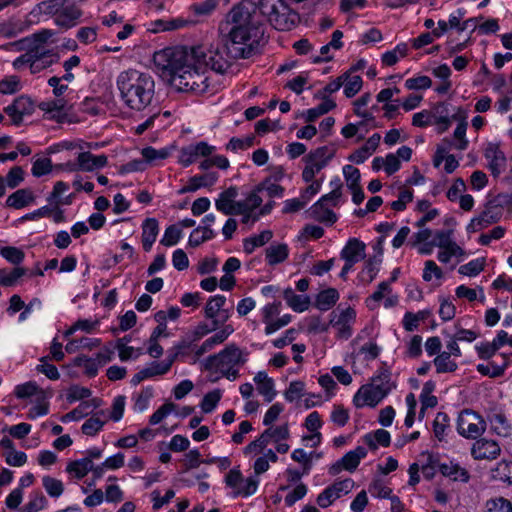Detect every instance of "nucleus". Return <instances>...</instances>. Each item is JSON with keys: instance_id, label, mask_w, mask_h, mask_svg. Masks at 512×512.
Segmentation results:
<instances>
[{"instance_id": "f257e3e1", "label": "nucleus", "mask_w": 512, "mask_h": 512, "mask_svg": "<svg viewBox=\"0 0 512 512\" xmlns=\"http://www.w3.org/2000/svg\"><path fill=\"white\" fill-rule=\"evenodd\" d=\"M228 57L220 58L218 68L231 67L234 60L247 59L260 52L266 43L265 25L251 13V5L241 2L226 15L225 24L219 27Z\"/></svg>"}, {"instance_id": "f03ea898", "label": "nucleus", "mask_w": 512, "mask_h": 512, "mask_svg": "<svg viewBox=\"0 0 512 512\" xmlns=\"http://www.w3.org/2000/svg\"><path fill=\"white\" fill-rule=\"evenodd\" d=\"M116 83L121 100L130 109L141 111L151 104L155 82L150 74L129 69L118 75Z\"/></svg>"}, {"instance_id": "7ed1b4c3", "label": "nucleus", "mask_w": 512, "mask_h": 512, "mask_svg": "<svg viewBox=\"0 0 512 512\" xmlns=\"http://www.w3.org/2000/svg\"><path fill=\"white\" fill-rule=\"evenodd\" d=\"M251 5V13L256 16L259 11L275 29L290 31L300 22L299 14L291 9L284 0L247 1Z\"/></svg>"}, {"instance_id": "20e7f679", "label": "nucleus", "mask_w": 512, "mask_h": 512, "mask_svg": "<svg viewBox=\"0 0 512 512\" xmlns=\"http://www.w3.org/2000/svg\"><path fill=\"white\" fill-rule=\"evenodd\" d=\"M206 72L207 69L199 61L187 60L181 63L170 83L180 91L201 94L209 87Z\"/></svg>"}, {"instance_id": "39448f33", "label": "nucleus", "mask_w": 512, "mask_h": 512, "mask_svg": "<svg viewBox=\"0 0 512 512\" xmlns=\"http://www.w3.org/2000/svg\"><path fill=\"white\" fill-rule=\"evenodd\" d=\"M228 46L224 45L223 37L220 35L216 42L210 44H201L190 48V61L196 60L203 64L207 69L224 74L230 67L218 68L220 58H227Z\"/></svg>"}, {"instance_id": "423d86ee", "label": "nucleus", "mask_w": 512, "mask_h": 512, "mask_svg": "<svg viewBox=\"0 0 512 512\" xmlns=\"http://www.w3.org/2000/svg\"><path fill=\"white\" fill-rule=\"evenodd\" d=\"M190 61V49L186 47L165 48L154 53L153 62L160 75L172 80L181 63Z\"/></svg>"}, {"instance_id": "0eeeda50", "label": "nucleus", "mask_w": 512, "mask_h": 512, "mask_svg": "<svg viewBox=\"0 0 512 512\" xmlns=\"http://www.w3.org/2000/svg\"><path fill=\"white\" fill-rule=\"evenodd\" d=\"M245 362L241 349L235 344H230L218 354L208 356L205 359L204 368L209 371H220Z\"/></svg>"}, {"instance_id": "6e6552de", "label": "nucleus", "mask_w": 512, "mask_h": 512, "mask_svg": "<svg viewBox=\"0 0 512 512\" xmlns=\"http://www.w3.org/2000/svg\"><path fill=\"white\" fill-rule=\"evenodd\" d=\"M486 430L485 420L472 410H463L457 419L458 433L468 439H477Z\"/></svg>"}, {"instance_id": "1a4fd4ad", "label": "nucleus", "mask_w": 512, "mask_h": 512, "mask_svg": "<svg viewBox=\"0 0 512 512\" xmlns=\"http://www.w3.org/2000/svg\"><path fill=\"white\" fill-rule=\"evenodd\" d=\"M36 106L33 100L26 95L18 96L13 102L4 108V112L10 117L15 126L22 124L24 117L31 116Z\"/></svg>"}, {"instance_id": "9d476101", "label": "nucleus", "mask_w": 512, "mask_h": 512, "mask_svg": "<svg viewBox=\"0 0 512 512\" xmlns=\"http://www.w3.org/2000/svg\"><path fill=\"white\" fill-rule=\"evenodd\" d=\"M353 487L354 481L350 478L344 479L342 481H336L332 485L325 488L323 492L318 495L316 499L317 504L322 508H326L342 495L348 494Z\"/></svg>"}, {"instance_id": "9b49d317", "label": "nucleus", "mask_w": 512, "mask_h": 512, "mask_svg": "<svg viewBox=\"0 0 512 512\" xmlns=\"http://www.w3.org/2000/svg\"><path fill=\"white\" fill-rule=\"evenodd\" d=\"M215 149V146L209 145L204 141L196 144H190L181 149L178 161L184 167H188L192 163L196 162L199 157L210 156Z\"/></svg>"}, {"instance_id": "f8f14e48", "label": "nucleus", "mask_w": 512, "mask_h": 512, "mask_svg": "<svg viewBox=\"0 0 512 512\" xmlns=\"http://www.w3.org/2000/svg\"><path fill=\"white\" fill-rule=\"evenodd\" d=\"M386 395L381 390L377 391L372 385L365 384L360 387L357 393L353 397V403L357 408H361L365 405L374 407L376 406Z\"/></svg>"}, {"instance_id": "ddd939ff", "label": "nucleus", "mask_w": 512, "mask_h": 512, "mask_svg": "<svg viewBox=\"0 0 512 512\" xmlns=\"http://www.w3.org/2000/svg\"><path fill=\"white\" fill-rule=\"evenodd\" d=\"M429 111L432 123L437 125L438 133H443L451 125L454 115H451L449 105L445 102L435 104Z\"/></svg>"}, {"instance_id": "4468645a", "label": "nucleus", "mask_w": 512, "mask_h": 512, "mask_svg": "<svg viewBox=\"0 0 512 512\" xmlns=\"http://www.w3.org/2000/svg\"><path fill=\"white\" fill-rule=\"evenodd\" d=\"M500 451L496 441L482 438L473 444L471 454L477 460L495 459L500 454Z\"/></svg>"}, {"instance_id": "2eb2a0df", "label": "nucleus", "mask_w": 512, "mask_h": 512, "mask_svg": "<svg viewBox=\"0 0 512 512\" xmlns=\"http://www.w3.org/2000/svg\"><path fill=\"white\" fill-rule=\"evenodd\" d=\"M366 245L357 238H351L342 249L340 256L344 261L358 263L366 257Z\"/></svg>"}, {"instance_id": "dca6fc26", "label": "nucleus", "mask_w": 512, "mask_h": 512, "mask_svg": "<svg viewBox=\"0 0 512 512\" xmlns=\"http://www.w3.org/2000/svg\"><path fill=\"white\" fill-rule=\"evenodd\" d=\"M34 53L36 57H33L30 71L32 74L38 73L58 60V55L52 50H45L41 46L34 47Z\"/></svg>"}, {"instance_id": "f3484780", "label": "nucleus", "mask_w": 512, "mask_h": 512, "mask_svg": "<svg viewBox=\"0 0 512 512\" xmlns=\"http://www.w3.org/2000/svg\"><path fill=\"white\" fill-rule=\"evenodd\" d=\"M485 158L489 161L488 167L494 177L499 176L506 167L504 153L494 145H489L485 150Z\"/></svg>"}, {"instance_id": "a211bd4d", "label": "nucleus", "mask_w": 512, "mask_h": 512, "mask_svg": "<svg viewBox=\"0 0 512 512\" xmlns=\"http://www.w3.org/2000/svg\"><path fill=\"white\" fill-rule=\"evenodd\" d=\"M310 217L315 221L326 225H333L337 221V215L327 204L317 201L308 210Z\"/></svg>"}, {"instance_id": "6ab92c4d", "label": "nucleus", "mask_w": 512, "mask_h": 512, "mask_svg": "<svg viewBox=\"0 0 512 512\" xmlns=\"http://www.w3.org/2000/svg\"><path fill=\"white\" fill-rule=\"evenodd\" d=\"M58 16L55 18V23L65 29H69L76 25L77 20L81 17V10L75 5H64Z\"/></svg>"}, {"instance_id": "aec40b11", "label": "nucleus", "mask_w": 512, "mask_h": 512, "mask_svg": "<svg viewBox=\"0 0 512 512\" xmlns=\"http://www.w3.org/2000/svg\"><path fill=\"white\" fill-rule=\"evenodd\" d=\"M237 195L238 190L236 187L231 186L224 190L215 201L216 209L224 215H233Z\"/></svg>"}, {"instance_id": "412c9836", "label": "nucleus", "mask_w": 512, "mask_h": 512, "mask_svg": "<svg viewBox=\"0 0 512 512\" xmlns=\"http://www.w3.org/2000/svg\"><path fill=\"white\" fill-rule=\"evenodd\" d=\"M77 160L79 162L80 170L88 172L102 168L107 164V157L105 155L95 156L91 152L79 153Z\"/></svg>"}, {"instance_id": "4be33fe9", "label": "nucleus", "mask_w": 512, "mask_h": 512, "mask_svg": "<svg viewBox=\"0 0 512 512\" xmlns=\"http://www.w3.org/2000/svg\"><path fill=\"white\" fill-rule=\"evenodd\" d=\"M334 155L335 150L329 149L327 146H322L309 152V154L304 157V160L309 165H321L322 170L327 166Z\"/></svg>"}, {"instance_id": "5701e85b", "label": "nucleus", "mask_w": 512, "mask_h": 512, "mask_svg": "<svg viewBox=\"0 0 512 512\" xmlns=\"http://www.w3.org/2000/svg\"><path fill=\"white\" fill-rule=\"evenodd\" d=\"M35 196L28 188H23L15 191L8 196L6 205L14 209H21L33 203Z\"/></svg>"}, {"instance_id": "b1692460", "label": "nucleus", "mask_w": 512, "mask_h": 512, "mask_svg": "<svg viewBox=\"0 0 512 512\" xmlns=\"http://www.w3.org/2000/svg\"><path fill=\"white\" fill-rule=\"evenodd\" d=\"M158 221L155 218H147L142 224V245L143 249L148 252L152 248L153 243L158 235Z\"/></svg>"}, {"instance_id": "393cba45", "label": "nucleus", "mask_w": 512, "mask_h": 512, "mask_svg": "<svg viewBox=\"0 0 512 512\" xmlns=\"http://www.w3.org/2000/svg\"><path fill=\"white\" fill-rule=\"evenodd\" d=\"M366 455L367 450L363 446H358L341 458L342 467H344V470L353 472L357 469L361 459L365 458Z\"/></svg>"}, {"instance_id": "a878e982", "label": "nucleus", "mask_w": 512, "mask_h": 512, "mask_svg": "<svg viewBox=\"0 0 512 512\" xmlns=\"http://www.w3.org/2000/svg\"><path fill=\"white\" fill-rule=\"evenodd\" d=\"M266 261L269 265L274 266L285 261L289 255L288 246L284 243L272 244L266 251Z\"/></svg>"}, {"instance_id": "bb28decb", "label": "nucleus", "mask_w": 512, "mask_h": 512, "mask_svg": "<svg viewBox=\"0 0 512 512\" xmlns=\"http://www.w3.org/2000/svg\"><path fill=\"white\" fill-rule=\"evenodd\" d=\"M273 237L271 230H264L258 235H254L243 240V250L246 254H252L257 247L264 246Z\"/></svg>"}, {"instance_id": "cd10ccee", "label": "nucleus", "mask_w": 512, "mask_h": 512, "mask_svg": "<svg viewBox=\"0 0 512 512\" xmlns=\"http://www.w3.org/2000/svg\"><path fill=\"white\" fill-rule=\"evenodd\" d=\"M284 299L288 306L296 312L305 311L310 304V298L307 295H297L292 288L285 289Z\"/></svg>"}, {"instance_id": "c85d7f7f", "label": "nucleus", "mask_w": 512, "mask_h": 512, "mask_svg": "<svg viewBox=\"0 0 512 512\" xmlns=\"http://www.w3.org/2000/svg\"><path fill=\"white\" fill-rule=\"evenodd\" d=\"M15 395L17 398L25 399L33 395L37 397V401L41 402L45 400V394L42 389L39 388L36 382L29 381L21 385H17L15 388Z\"/></svg>"}, {"instance_id": "c756f323", "label": "nucleus", "mask_w": 512, "mask_h": 512, "mask_svg": "<svg viewBox=\"0 0 512 512\" xmlns=\"http://www.w3.org/2000/svg\"><path fill=\"white\" fill-rule=\"evenodd\" d=\"M339 299V293L335 288L321 291L315 301V306L321 311L329 310Z\"/></svg>"}, {"instance_id": "7c9ffc66", "label": "nucleus", "mask_w": 512, "mask_h": 512, "mask_svg": "<svg viewBox=\"0 0 512 512\" xmlns=\"http://www.w3.org/2000/svg\"><path fill=\"white\" fill-rule=\"evenodd\" d=\"M93 469V461L90 458H82L68 463L66 471L77 479L85 477Z\"/></svg>"}, {"instance_id": "2f4dec72", "label": "nucleus", "mask_w": 512, "mask_h": 512, "mask_svg": "<svg viewBox=\"0 0 512 512\" xmlns=\"http://www.w3.org/2000/svg\"><path fill=\"white\" fill-rule=\"evenodd\" d=\"M187 24L188 21L182 18H176L171 20L159 19L151 22V27L149 28V31H151L152 33L172 31L182 28Z\"/></svg>"}, {"instance_id": "473e14b6", "label": "nucleus", "mask_w": 512, "mask_h": 512, "mask_svg": "<svg viewBox=\"0 0 512 512\" xmlns=\"http://www.w3.org/2000/svg\"><path fill=\"white\" fill-rule=\"evenodd\" d=\"M391 373L387 369H380L378 374L371 378L369 385L377 391L381 390L384 395H387L393 385L391 383Z\"/></svg>"}, {"instance_id": "72a5a7b5", "label": "nucleus", "mask_w": 512, "mask_h": 512, "mask_svg": "<svg viewBox=\"0 0 512 512\" xmlns=\"http://www.w3.org/2000/svg\"><path fill=\"white\" fill-rule=\"evenodd\" d=\"M437 373H451L458 368L457 363L451 359L450 353L446 351L439 353L433 360Z\"/></svg>"}, {"instance_id": "f704fd0d", "label": "nucleus", "mask_w": 512, "mask_h": 512, "mask_svg": "<svg viewBox=\"0 0 512 512\" xmlns=\"http://www.w3.org/2000/svg\"><path fill=\"white\" fill-rule=\"evenodd\" d=\"M440 472L454 481L468 482L470 478L468 471L458 464H441Z\"/></svg>"}, {"instance_id": "c9c22d12", "label": "nucleus", "mask_w": 512, "mask_h": 512, "mask_svg": "<svg viewBox=\"0 0 512 512\" xmlns=\"http://www.w3.org/2000/svg\"><path fill=\"white\" fill-rule=\"evenodd\" d=\"M492 478L495 481L512 484V461H500L492 470Z\"/></svg>"}, {"instance_id": "e433bc0d", "label": "nucleus", "mask_w": 512, "mask_h": 512, "mask_svg": "<svg viewBox=\"0 0 512 512\" xmlns=\"http://www.w3.org/2000/svg\"><path fill=\"white\" fill-rule=\"evenodd\" d=\"M214 236L215 233L210 227L199 226L191 232L188 243L191 247H197Z\"/></svg>"}, {"instance_id": "4c0bfd02", "label": "nucleus", "mask_w": 512, "mask_h": 512, "mask_svg": "<svg viewBox=\"0 0 512 512\" xmlns=\"http://www.w3.org/2000/svg\"><path fill=\"white\" fill-rule=\"evenodd\" d=\"M26 274V269L23 267H16L8 272L5 269H0V285L4 287H12L16 284L19 278Z\"/></svg>"}, {"instance_id": "58836bf2", "label": "nucleus", "mask_w": 512, "mask_h": 512, "mask_svg": "<svg viewBox=\"0 0 512 512\" xmlns=\"http://www.w3.org/2000/svg\"><path fill=\"white\" fill-rule=\"evenodd\" d=\"M218 180V174L216 172H209L202 175H196L189 179L192 185V189L197 191L200 188H206L213 186Z\"/></svg>"}, {"instance_id": "ea45409f", "label": "nucleus", "mask_w": 512, "mask_h": 512, "mask_svg": "<svg viewBox=\"0 0 512 512\" xmlns=\"http://www.w3.org/2000/svg\"><path fill=\"white\" fill-rule=\"evenodd\" d=\"M226 297L222 295H216L211 297L205 307V317L210 319H217V314L220 313L225 305Z\"/></svg>"}, {"instance_id": "a19ab883", "label": "nucleus", "mask_w": 512, "mask_h": 512, "mask_svg": "<svg viewBox=\"0 0 512 512\" xmlns=\"http://www.w3.org/2000/svg\"><path fill=\"white\" fill-rule=\"evenodd\" d=\"M172 148L164 147L161 149H155L151 146L142 149L141 154L146 162L152 163L156 160H164L171 154Z\"/></svg>"}, {"instance_id": "79ce46f5", "label": "nucleus", "mask_w": 512, "mask_h": 512, "mask_svg": "<svg viewBox=\"0 0 512 512\" xmlns=\"http://www.w3.org/2000/svg\"><path fill=\"white\" fill-rule=\"evenodd\" d=\"M42 484L48 495L54 498L59 497L64 491L62 481L51 476H44L42 478Z\"/></svg>"}, {"instance_id": "37998d69", "label": "nucleus", "mask_w": 512, "mask_h": 512, "mask_svg": "<svg viewBox=\"0 0 512 512\" xmlns=\"http://www.w3.org/2000/svg\"><path fill=\"white\" fill-rule=\"evenodd\" d=\"M466 130H467V123L465 121H462L458 124L454 131V140L455 142H452V146L458 150H466L469 144L468 139L466 138Z\"/></svg>"}, {"instance_id": "c03bdc74", "label": "nucleus", "mask_w": 512, "mask_h": 512, "mask_svg": "<svg viewBox=\"0 0 512 512\" xmlns=\"http://www.w3.org/2000/svg\"><path fill=\"white\" fill-rule=\"evenodd\" d=\"M449 426V417L444 412H438L433 421V432L435 436L442 441L445 436V431Z\"/></svg>"}, {"instance_id": "a18cd8bd", "label": "nucleus", "mask_w": 512, "mask_h": 512, "mask_svg": "<svg viewBox=\"0 0 512 512\" xmlns=\"http://www.w3.org/2000/svg\"><path fill=\"white\" fill-rule=\"evenodd\" d=\"M182 237V230L178 225H170L166 228L163 238L160 243L164 246L170 247L176 245Z\"/></svg>"}, {"instance_id": "49530a36", "label": "nucleus", "mask_w": 512, "mask_h": 512, "mask_svg": "<svg viewBox=\"0 0 512 512\" xmlns=\"http://www.w3.org/2000/svg\"><path fill=\"white\" fill-rule=\"evenodd\" d=\"M42 110L47 112H62L69 111L72 108V104L69 103V100L64 98L57 97V99L53 101L43 102L39 106Z\"/></svg>"}, {"instance_id": "de8ad7c7", "label": "nucleus", "mask_w": 512, "mask_h": 512, "mask_svg": "<svg viewBox=\"0 0 512 512\" xmlns=\"http://www.w3.org/2000/svg\"><path fill=\"white\" fill-rule=\"evenodd\" d=\"M20 89V78L16 75L7 76L0 81V93L2 94H13Z\"/></svg>"}, {"instance_id": "09e8293b", "label": "nucleus", "mask_w": 512, "mask_h": 512, "mask_svg": "<svg viewBox=\"0 0 512 512\" xmlns=\"http://www.w3.org/2000/svg\"><path fill=\"white\" fill-rule=\"evenodd\" d=\"M485 507V512H512L511 502L502 497L488 500Z\"/></svg>"}, {"instance_id": "8fccbe9b", "label": "nucleus", "mask_w": 512, "mask_h": 512, "mask_svg": "<svg viewBox=\"0 0 512 512\" xmlns=\"http://www.w3.org/2000/svg\"><path fill=\"white\" fill-rule=\"evenodd\" d=\"M0 254L7 261L14 265H19L24 260L25 257V254L21 249L12 246L1 248Z\"/></svg>"}, {"instance_id": "3c124183", "label": "nucleus", "mask_w": 512, "mask_h": 512, "mask_svg": "<svg viewBox=\"0 0 512 512\" xmlns=\"http://www.w3.org/2000/svg\"><path fill=\"white\" fill-rule=\"evenodd\" d=\"M259 481L256 478L249 477L245 481L243 480L242 484L239 485L238 489L234 492V497L242 496L248 497L253 495L258 487Z\"/></svg>"}, {"instance_id": "603ef678", "label": "nucleus", "mask_w": 512, "mask_h": 512, "mask_svg": "<svg viewBox=\"0 0 512 512\" xmlns=\"http://www.w3.org/2000/svg\"><path fill=\"white\" fill-rule=\"evenodd\" d=\"M221 399L220 390H214L204 395L201 401V409L204 413L212 412Z\"/></svg>"}, {"instance_id": "864d4df0", "label": "nucleus", "mask_w": 512, "mask_h": 512, "mask_svg": "<svg viewBox=\"0 0 512 512\" xmlns=\"http://www.w3.org/2000/svg\"><path fill=\"white\" fill-rule=\"evenodd\" d=\"M74 365L78 367H83L85 370V373L93 377L97 374L99 365L97 364L96 360L88 358L87 356H78L74 359Z\"/></svg>"}, {"instance_id": "5fc2aeb1", "label": "nucleus", "mask_w": 512, "mask_h": 512, "mask_svg": "<svg viewBox=\"0 0 512 512\" xmlns=\"http://www.w3.org/2000/svg\"><path fill=\"white\" fill-rule=\"evenodd\" d=\"M49 356H44L40 359V364L36 366L39 373H43L50 380H57L60 377L58 369L55 365L49 364L47 361Z\"/></svg>"}, {"instance_id": "6e6d98bb", "label": "nucleus", "mask_w": 512, "mask_h": 512, "mask_svg": "<svg viewBox=\"0 0 512 512\" xmlns=\"http://www.w3.org/2000/svg\"><path fill=\"white\" fill-rule=\"evenodd\" d=\"M47 499L41 492H36L31 500L22 508V512H38L45 508Z\"/></svg>"}, {"instance_id": "4d7b16f0", "label": "nucleus", "mask_w": 512, "mask_h": 512, "mask_svg": "<svg viewBox=\"0 0 512 512\" xmlns=\"http://www.w3.org/2000/svg\"><path fill=\"white\" fill-rule=\"evenodd\" d=\"M66 0H46L40 3V10L47 15L58 16Z\"/></svg>"}, {"instance_id": "13d9d810", "label": "nucleus", "mask_w": 512, "mask_h": 512, "mask_svg": "<svg viewBox=\"0 0 512 512\" xmlns=\"http://www.w3.org/2000/svg\"><path fill=\"white\" fill-rule=\"evenodd\" d=\"M484 259H475L459 267L458 272L466 276H476L484 269Z\"/></svg>"}, {"instance_id": "bf43d9fd", "label": "nucleus", "mask_w": 512, "mask_h": 512, "mask_svg": "<svg viewBox=\"0 0 512 512\" xmlns=\"http://www.w3.org/2000/svg\"><path fill=\"white\" fill-rule=\"evenodd\" d=\"M105 421L101 420L98 416H93L87 419L82 425V432L88 436H94L104 426Z\"/></svg>"}, {"instance_id": "052dcab7", "label": "nucleus", "mask_w": 512, "mask_h": 512, "mask_svg": "<svg viewBox=\"0 0 512 512\" xmlns=\"http://www.w3.org/2000/svg\"><path fill=\"white\" fill-rule=\"evenodd\" d=\"M344 94L348 98L355 96L362 87V78L358 75L349 76L344 82Z\"/></svg>"}, {"instance_id": "680f3d73", "label": "nucleus", "mask_w": 512, "mask_h": 512, "mask_svg": "<svg viewBox=\"0 0 512 512\" xmlns=\"http://www.w3.org/2000/svg\"><path fill=\"white\" fill-rule=\"evenodd\" d=\"M176 405L172 402L165 403L160 406L149 418L151 425L160 423L167 415L175 410Z\"/></svg>"}, {"instance_id": "e2e57ef3", "label": "nucleus", "mask_w": 512, "mask_h": 512, "mask_svg": "<svg viewBox=\"0 0 512 512\" xmlns=\"http://www.w3.org/2000/svg\"><path fill=\"white\" fill-rule=\"evenodd\" d=\"M342 183L340 179H336V189L326 195H323L318 201L327 204L328 206L335 207L338 205L339 199L342 196Z\"/></svg>"}, {"instance_id": "0e129e2a", "label": "nucleus", "mask_w": 512, "mask_h": 512, "mask_svg": "<svg viewBox=\"0 0 512 512\" xmlns=\"http://www.w3.org/2000/svg\"><path fill=\"white\" fill-rule=\"evenodd\" d=\"M217 4V0H205L191 5L190 9L198 16H206L216 9Z\"/></svg>"}, {"instance_id": "69168bd1", "label": "nucleus", "mask_w": 512, "mask_h": 512, "mask_svg": "<svg viewBox=\"0 0 512 512\" xmlns=\"http://www.w3.org/2000/svg\"><path fill=\"white\" fill-rule=\"evenodd\" d=\"M422 277L424 281L429 282L433 277L436 279H441L443 277V272L433 260H427L425 262Z\"/></svg>"}, {"instance_id": "338daca9", "label": "nucleus", "mask_w": 512, "mask_h": 512, "mask_svg": "<svg viewBox=\"0 0 512 512\" xmlns=\"http://www.w3.org/2000/svg\"><path fill=\"white\" fill-rule=\"evenodd\" d=\"M52 169L51 159L44 157L39 158L33 163L32 174L35 177H41L48 174Z\"/></svg>"}, {"instance_id": "774afa93", "label": "nucleus", "mask_w": 512, "mask_h": 512, "mask_svg": "<svg viewBox=\"0 0 512 512\" xmlns=\"http://www.w3.org/2000/svg\"><path fill=\"white\" fill-rule=\"evenodd\" d=\"M234 329L231 325L224 326L223 329L215 333L213 336L209 337L205 341L208 343L210 349H212L215 345L223 343L232 333Z\"/></svg>"}]
</instances>
